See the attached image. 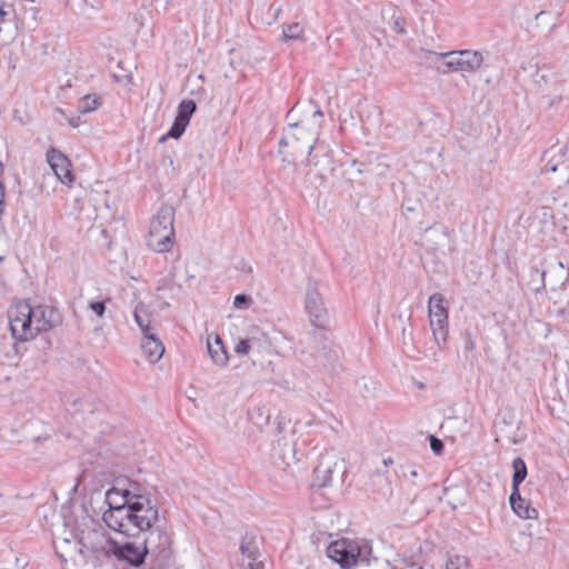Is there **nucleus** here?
<instances>
[{
	"label": "nucleus",
	"mask_w": 569,
	"mask_h": 569,
	"mask_svg": "<svg viewBox=\"0 0 569 569\" xmlns=\"http://www.w3.org/2000/svg\"><path fill=\"white\" fill-rule=\"evenodd\" d=\"M512 469H513L512 482H513V485H520L527 476V467H526L525 461L521 458L513 459Z\"/></svg>",
	"instance_id": "cd10ccee"
},
{
	"label": "nucleus",
	"mask_w": 569,
	"mask_h": 569,
	"mask_svg": "<svg viewBox=\"0 0 569 569\" xmlns=\"http://www.w3.org/2000/svg\"><path fill=\"white\" fill-rule=\"evenodd\" d=\"M8 317L12 337L20 341L32 340L61 322V316L56 308L46 305L31 306L28 301L17 302L9 309Z\"/></svg>",
	"instance_id": "f03ea898"
},
{
	"label": "nucleus",
	"mask_w": 569,
	"mask_h": 569,
	"mask_svg": "<svg viewBox=\"0 0 569 569\" xmlns=\"http://www.w3.org/2000/svg\"><path fill=\"white\" fill-rule=\"evenodd\" d=\"M234 351L237 355L239 356H243V355H248L249 351H250V345H249V341L248 340H240L236 346H234Z\"/></svg>",
	"instance_id": "c9c22d12"
},
{
	"label": "nucleus",
	"mask_w": 569,
	"mask_h": 569,
	"mask_svg": "<svg viewBox=\"0 0 569 569\" xmlns=\"http://www.w3.org/2000/svg\"><path fill=\"white\" fill-rule=\"evenodd\" d=\"M81 500H68L62 507L63 523L53 533V547L64 562H83L96 566L116 550V540L104 526L91 517L68 516L82 511Z\"/></svg>",
	"instance_id": "f257e3e1"
},
{
	"label": "nucleus",
	"mask_w": 569,
	"mask_h": 569,
	"mask_svg": "<svg viewBox=\"0 0 569 569\" xmlns=\"http://www.w3.org/2000/svg\"><path fill=\"white\" fill-rule=\"evenodd\" d=\"M13 23L16 27V8L14 1L12 3H7L4 1L0 2V24ZM2 31V26H0V32Z\"/></svg>",
	"instance_id": "393cba45"
},
{
	"label": "nucleus",
	"mask_w": 569,
	"mask_h": 569,
	"mask_svg": "<svg viewBox=\"0 0 569 569\" xmlns=\"http://www.w3.org/2000/svg\"><path fill=\"white\" fill-rule=\"evenodd\" d=\"M236 269L244 274H250L252 272V267L249 262L241 260L237 263Z\"/></svg>",
	"instance_id": "4c0bfd02"
},
{
	"label": "nucleus",
	"mask_w": 569,
	"mask_h": 569,
	"mask_svg": "<svg viewBox=\"0 0 569 569\" xmlns=\"http://www.w3.org/2000/svg\"><path fill=\"white\" fill-rule=\"evenodd\" d=\"M430 448L436 455H440L443 451V442L435 436L429 437Z\"/></svg>",
	"instance_id": "f704fd0d"
},
{
	"label": "nucleus",
	"mask_w": 569,
	"mask_h": 569,
	"mask_svg": "<svg viewBox=\"0 0 569 569\" xmlns=\"http://www.w3.org/2000/svg\"><path fill=\"white\" fill-rule=\"evenodd\" d=\"M402 338L403 339L406 338V329L405 328L402 329Z\"/></svg>",
	"instance_id": "09e8293b"
},
{
	"label": "nucleus",
	"mask_w": 569,
	"mask_h": 569,
	"mask_svg": "<svg viewBox=\"0 0 569 569\" xmlns=\"http://www.w3.org/2000/svg\"><path fill=\"white\" fill-rule=\"evenodd\" d=\"M112 495L120 496L121 498H146L151 493H144L141 490L139 482L131 480L126 476L116 477L104 492V498H110Z\"/></svg>",
	"instance_id": "ddd939ff"
},
{
	"label": "nucleus",
	"mask_w": 569,
	"mask_h": 569,
	"mask_svg": "<svg viewBox=\"0 0 569 569\" xmlns=\"http://www.w3.org/2000/svg\"><path fill=\"white\" fill-rule=\"evenodd\" d=\"M240 551L244 559L253 557L259 552V548L257 546L256 537L253 536H244L240 543Z\"/></svg>",
	"instance_id": "bb28decb"
},
{
	"label": "nucleus",
	"mask_w": 569,
	"mask_h": 569,
	"mask_svg": "<svg viewBox=\"0 0 569 569\" xmlns=\"http://www.w3.org/2000/svg\"><path fill=\"white\" fill-rule=\"evenodd\" d=\"M315 134L300 126V122H289L288 128L284 130V134L281 138L279 144L290 146L292 148V154L308 152V163L318 166L319 160L317 154H312L316 144Z\"/></svg>",
	"instance_id": "39448f33"
},
{
	"label": "nucleus",
	"mask_w": 569,
	"mask_h": 569,
	"mask_svg": "<svg viewBox=\"0 0 569 569\" xmlns=\"http://www.w3.org/2000/svg\"><path fill=\"white\" fill-rule=\"evenodd\" d=\"M418 569H423V568H421V567H420V568H418Z\"/></svg>",
	"instance_id": "3c124183"
},
{
	"label": "nucleus",
	"mask_w": 569,
	"mask_h": 569,
	"mask_svg": "<svg viewBox=\"0 0 569 569\" xmlns=\"http://www.w3.org/2000/svg\"><path fill=\"white\" fill-rule=\"evenodd\" d=\"M4 211V192L0 196V216Z\"/></svg>",
	"instance_id": "37998d69"
},
{
	"label": "nucleus",
	"mask_w": 569,
	"mask_h": 569,
	"mask_svg": "<svg viewBox=\"0 0 569 569\" xmlns=\"http://www.w3.org/2000/svg\"><path fill=\"white\" fill-rule=\"evenodd\" d=\"M558 315H560V316L565 315V309L558 310Z\"/></svg>",
	"instance_id": "de8ad7c7"
},
{
	"label": "nucleus",
	"mask_w": 569,
	"mask_h": 569,
	"mask_svg": "<svg viewBox=\"0 0 569 569\" xmlns=\"http://www.w3.org/2000/svg\"><path fill=\"white\" fill-rule=\"evenodd\" d=\"M67 120L72 128H78L80 126V117H69Z\"/></svg>",
	"instance_id": "ea45409f"
},
{
	"label": "nucleus",
	"mask_w": 569,
	"mask_h": 569,
	"mask_svg": "<svg viewBox=\"0 0 569 569\" xmlns=\"http://www.w3.org/2000/svg\"><path fill=\"white\" fill-rule=\"evenodd\" d=\"M99 106V101L96 97L86 96L80 99L78 103V110L80 113H88L94 111Z\"/></svg>",
	"instance_id": "c756f323"
},
{
	"label": "nucleus",
	"mask_w": 569,
	"mask_h": 569,
	"mask_svg": "<svg viewBox=\"0 0 569 569\" xmlns=\"http://www.w3.org/2000/svg\"><path fill=\"white\" fill-rule=\"evenodd\" d=\"M208 352L212 359V361L218 366H226L228 362V352L226 350V347L223 346V342L219 336L214 337V340L211 341L208 339Z\"/></svg>",
	"instance_id": "6ab92c4d"
},
{
	"label": "nucleus",
	"mask_w": 569,
	"mask_h": 569,
	"mask_svg": "<svg viewBox=\"0 0 569 569\" xmlns=\"http://www.w3.org/2000/svg\"><path fill=\"white\" fill-rule=\"evenodd\" d=\"M475 348V342L469 338L466 342V349L472 350Z\"/></svg>",
	"instance_id": "c03bdc74"
},
{
	"label": "nucleus",
	"mask_w": 569,
	"mask_h": 569,
	"mask_svg": "<svg viewBox=\"0 0 569 569\" xmlns=\"http://www.w3.org/2000/svg\"><path fill=\"white\" fill-rule=\"evenodd\" d=\"M393 31L397 33H406V20L403 18H396L392 26Z\"/></svg>",
	"instance_id": "e433bc0d"
},
{
	"label": "nucleus",
	"mask_w": 569,
	"mask_h": 569,
	"mask_svg": "<svg viewBox=\"0 0 569 569\" xmlns=\"http://www.w3.org/2000/svg\"><path fill=\"white\" fill-rule=\"evenodd\" d=\"M303 32L305 27L299 22L283 24L282 27V37L284 41L298 40L302 37Z\"/></svg>",
	"instance_id": "a878e982"
},
{
	"label": "nucleus",
	"mask_w": 569,
	"mask_h": 569,
	"mask_svg": "<svg viewBox=\"0 0 569 569\" xmlns=\"http://www.w3.org/2000/svg\"><path fill=\"white\" fill-rule=\"evenodd\" d=\"M4 192V187L3 184L0 182V196Z\"/></svg>",
	"instance_id": "49530a36"
},
{
	"label": "nucleus",
	"mask_w": 569,
	"mask_h": 569,
	"mask_svg": "<svg viewBox=\"0 0 569 569\" xmlns=\"http://www.w3.org/2000/svg\"><path fill=\"white\" fill-rule=\"evenodd\" d=\"M246 560L248 569H268L266 559L262 558L260 552L253 557L247 558Z\"/></svg>",
	"instance_id": "7c9ffc66"
},
{
	"label": "nucleus",
	"mask_w": 569,
	"mask_h": 569,
	"mask_svg": "<svg viewBox=\"0 0 569 569\" xmlns=\"http://www.w3.org/2000/svg\"><path fill=\"white\" fill-rule=\"evenodd\" d=\"M393 463V460L389 457V458H385L382 460V465H383V469L379 468L377 469L378 473H385L386 472V469L388 468L389 465H392Z\"/></svg>",
	"instance_id": "58836bf2"
},
{
	"label": "nucleus",
	"mask_w": 569,
	"mask_h": 569,
	"mask_svg": "<svg viewBox=\"0 0 569 569\" xmlns=\"http://www.w3.org/2000/svg\"><path fill=\"white\" fill-rule=\"evenodd\" d=\"M16 30L34 31L40 23V7L36 0H14Z\"/></svg>",
	"instance_id": "6e6552de"
},
{
	"label": "nucleus",
	"mask_w": 569,
	"mask_h": 569,
	"mask_svg": "<svg viewBox=\"0 0 569 569\" xmlns=\"http://www.w3.org/2000/svg\"><path fill=\"white\" fill-rule=\"evenodd\" d=\"M315 107H316V109L313 110V113H312L313 118L318 117L321 119L323 117L322 111L320 110V108L318 106H315Z\"/></svg>",
	"instance_id": "79ce46f5"
},
{
	"label": "nucleus",
	"mask_w": 569,
	"mask_h": 569,
	"mask_svg": "<svg viewBox=\"0 0 569 569\" xmlns=\"http://www.w3.org/2000/svg\"><path fill=\"white\" fill-rule=\"evenodd\" d=\"M533 272L540 276V286L535 288V291L541 292L546 288V276L548 274V281L551 290H562L569 280V268H566L561 261L550 264L548 270L539 271L533 268Z\"/></svg>",
	"instance_id": "9b49d317"
},
{
	"label": "nucleus",
	"mask_w": 569,
	"mask_h": 569,
	"mask_svg": "<svg viewBox=\"0 0 569 569\" xmlns=\"http://www.w3.org/2000/svg\"><path fill=\"white\" fill-rule=\"evenodd\" d=\"M407 211H413V208L412 207H408Z\"/></svg>",
	"instance_id": "8fccbe9b"
},
{
	"label": "nucleus",
	"mask_w": 569,
	"mask_h": 569,
	"mask_svg": "<svg viewBox=\"0 0 569 569\" xmlns=\"http://www.w3.org/2000/svg\"><path fill=\"white\" fill-rule=\"evenodd\" d=\"M131 526L139 530L149 529L158 518V510L150 506V500H146V502L136 501L131 503Z\"/></svg>",
	"instance_id": "2eb2a0df"
},
{
	"label": "nucleus",
	"mask_w": 569,
	"mask_h": 569,
	"mask_svg": "<svg viewBox=\"0 0 569 569\" xmlns=\"http://www.w3.org/2000/svg\"><path fill=\"white\" fill-rule=\"evenodd\" d=\"M429 317H442L448 319V310L445 307V298L441 293H433L428 301Z\"/></svg>",
	"instance_id": "5701e85b"
},
{
	"label": "nucleus",
	"mask_w": 569,
	"mask_h": 569,
	"mask_svg": "<svg viewBox=\"0 0 569 569\" xmlns=\"http://www.w3.org/2000/svg\"><path fill=\"white\" fill-rule=\"evenodd\" d=\"M567 146L559 149L551 148L545 152V156H550L546 162L545 170L556 172L558 169H568L566 164Z\"/></svg>",
	"instance_id": "a211bd4d"
},
{
	"label": "nucleus",
	"mask_w": 569,
	"mask_h": 569,
	"mask_svg": "<svg viewBox=\"0 0 569 569\" xmlns=\"http://www.w3.org/2000/svg\"><path fill=\"white\" fill-rule=\"evenodd\" d=\"M112 555L133 566H139L143 562L147 555V547L144 542L132 541L120 545L116 541V550Z\"/></svg>",
	"instance_id": "dca6fc26"
},
{
	"label": "nucleus",
	"mask_w": 569,
	"mask_h": 569,
	"mask_svg": "<svg viewBox=\"0 0 569 569\" xmlns=\"http://www.w3.org/2000/svg\"><path fill=\"white\" fill-rule=\"evenodd\" d=\"M429 322L435 342L441 348L448 337V319H442V317H429Z\"/></svg>",
	"instance_id": "aec40b11"
},
{
	"label": "nucleus",
	"mask_w": 569,
	"mask_h": 569,
	"mask_svg": "<svg viewBox=\"0 0 569 569\" xmlns=\"http://www.w3.org/2000/svg\"><path fill=\"white\" fill-rule=\"evenodd\" d=\"M197 110V104L192 99H184L178 106V112L170 128L169 132L160 138V141H164L167 137L179 139L186 131L187 126L190 122L192 114Z\"/></svg>",
	"instance_id": "f8f14e48"
},
{
	"label": "nucleus",
	"mask_w": 569,
	"mask_h": 569,
	"mask_svg": "<svg viewBox=\"0 0 569 569\" xmlns=\"http://www.w3.org/2000/svg\"><path fill=\"white\" fill-rule=\"evenodd\" d=\"M133 318L143 336L151 333V317L148 311V307L143 302H139L134 307Z\"/></svg>",
	"instance_id": "4be33fe9"
},
{
	"label": "nucleus",
	"mask_w": 569,
	"mask_h": 569,
	"mask_svg": "<svg viewBox=\"0 0 569 569\" xmlns=\"http://www.w3.org/2000/svg\"><path fill=\"white\" fill-rule=\"evenodd\" d=\"M252 302V298L248 295L241 293L237 295L233 300V306L236 308H248Z\"/></svg>",
	"instance_id": "473e14b6"
},
{
	"label": "nucleus",
	"mask_w": 569,
	"mask_h": 569,
	"mask_svg": "<svg viewBox=\"0 0 569 569\" xmlns=\"http://www.w3.org/2000/svg\"><path fill=\"white\" fill-rule=\"evenodd\" d=\"M89 308L100 318L103 317L106 312V303L104 301H93L89 303Z\"/></svg>",
	"instance_id": "72a5a7b5"
},
{
	"label": "nucleus",
	"mask_w": 569,
	"mask_h": 569,
	"mask_svg": "<svg viewBox=\"0 0 569 569\" xmlns=\"http://www.w3.org/2000/svg\"><path fill=\"white\" fill-rule=\"evenodd\" d=\"M174 210L170 206H162L150 222L147 244L156 252H167L172 246Z\"/></svg>",
	"instance_id": "7ed1b4c3"
},
{
	"label": "nucleus",
	"mask_w": 569,
	"mask_h": 569,
	"mask_svg": "<svg viewBox=\"0 0 569 569\" xmlns=\"http://www.w3.org/2000/svg\"><path fill=\"white\" fill-rule=\"evenodd\" d=\"M508 498H521L520 492H519V485L512 483V491Z\"/></svg>",
	"instance_id": "a19ab883"
},
{
	"label": "nucleus",
	"mask_w": 569,
	"mask_h": 569,
	"mask_svg": "<svg viewBox=\"0 0 569 569\" xmlns=\"http://www.w3.org/2000/svg\"><path fill=\"white\" fill-rule=\"evenodd\" d=\"M128 501L124 500L123 503L118 505L110 500H104L109 509L103 512L102 518L106 525L114 531L123 532L131 526L132 507Z\"/></svg>",
	"instance_id": "1a4fd4ad"
},
{
	"label": "nucleus",
	"mask_w": 569,
	"mask_h": 569,
	"mask_svg": "<svg viewBox=\"0 0 569 569\" xmlns=\"http://www.w3.org/2000/svg\"><path fill=\"white\" fill-rule=\"evenodd\" d=\"M295 113H296V108H292V109L288 112V116H287V117H288L289 119H292V118H293V116H295Z\"/></svg>",
	"instance_id": "a18cd8bd"
},
{
	"label": "nucleus",
	"mask_w": 569,
	"mask_h": 569,
	"mask_svg": "<svg viewBox=\"0 0 569 569\" xmlns=\"http://www.w3.org/2000/svg\"><path fill=\"white\" fill-rule=\"evenodd\" d=\"M446 569H469V560L462 555H449Z\"/></svg>",
	"instance_id": "c85d7f7f"
},
{
	"label": "nucleus",
	"mask_w": 569,
	"mask_h": 569,
	"mask_svg": "<svg viewBox=\"0 0 569 569\" xmlns=\"http://www.w3.org/2000/svg\"><path fill=\"white\" fill-rule=\"evenodd\" d=\"M396 473L399 477L408 478L410 477H417L418 476V469L413 465H399L396 469Z\"/></svg>",
	"instance_id": "2f4dec72"
},
{
	"label": "nucleus",
	"mask_w": 569,
	"mask_h": 569,
	"mask_svg": "<svg viewBox=\"0 0 569 569\" xmlns=\"http://www.w3.org/2000/svg\"><path fill=\"white\" fill-rule=\"evenodd\" d=\"M306 311L309 315L312 326L317 328H325L328 323L329 315L316 284L310 283L307 288Z\"/></svg>",
	"instance_id": "9d476101"
},
{
	"label": "nucleus",
	"mask_w": 569,
	"mask_h": 569,
	"mask_svg": "<svg viewBox=\"0 0 569 569\" xmlns=\"http://www.w3.org/2000/svg\"><path fill=\"white\" fill-rule=\"evenodd\" d=\"M367 553H369L367 546L360 547L358 542L350 539L333 541L327 548L328 557L338 562L343 569L353 567L358 561L367 560Z\"/></svg>",
	"instance_id": "0eeeda50"
},
{
	"label": "nucleus",
	"mask_w": 569,
	"mask_h": 569,
	"mask_svg": "<svg viewBox=\"0 0 569 569\" xmlns=\"http://www.w3.org/2000/svg\"><path fill=\"white\" fill-rule=\"evenodd\" d=\"M512 511L521 519H537L538 509L531 505V500H509Z\"/></svg>",
	"instance_id": "412c9836"
},
{
	"label": "nucleus",
	"mask_w": 569,
	"mask_h": 569,
	"mask_svg": "<svg viewBox=\"0 0 569 569\" xmlns=\"http://www.w3.org/2000/svg\"><path fill=\"white\" fill-rule=\"evenodd\" d=\"M346 472L347 465L345 458L335 450H328L320 457V460L313 470L310 487L315 493H318L317 490L330 487L335 477L340 481V483H342ZM319 495L322 493L319 492Z\"/></svg>",
	"instance_id": "20e7f679"
},
{
	"label": "nucleus",
	"mask_w": 569,
	"mask_h": 569,
	"mask_svg": "<svg viewBox=\"0 0 569 569\" xmlns=\"http://www.w3.org/2000/svg\"><path fill=\"white\" fill-rule=\"evenodd\" d=\"M47 161L57 178L64 184L70 186L74 177L71 171V161L60 150L51 148L47 151Z\"/></svg>",
	"instance_id": "4468645a"
},
{
	"label": "nucleus",
	"mask_w": 569,
	"mask_h": 569,
	"mask_svg": "<svg viewBox=\"0 0 569 569\" xmlns=\"http://www.w3.org/2000/svg\"><path fill=\"white\" fill-rule=\"evenodd\" d=\"M172 283L171 281L167 280V279H161L157 286V293H156V298L158 301H160V309H166L170 306V301H169V296L167 295V291H171L172 290ZM170 298H172L170 296Z\"/></svg>",
	"instance_id": "b1692460"
},
{
	"label": "nucleus",
	"mask_w": 569,
	"mask_h": 569,
	"mask_svg": "<svg viewBox=\"0 0 569 569\" xmlns=\"http://www.w3.org/2000/svg\"><path fill=\"white\" fill-rule=\"evenodd\" d=\"M421 52H423L426 57H436L446 60V66L450 70L462 73H475L483 63V56L477 50H456L438 53L421 49Z\"/></svg>",
	"instance_id": "423d86ee"
},
{
	"label": "nucleus",
	"mask_w": 569,
	"mask_h": 569,
	"mask_svg": "<svg viewBox=\"0 0 569 569\" xmlns=\"http://www.w3.org/2000/svg\"><path fill=\"white\" fill-rule=\"evenodd\" d=\"M141 348L152 363L160 360L164 352L162 342L152 332L143 336Z\"/></svg>",
	"instance_id": "f3484780"
}]
</instances>
